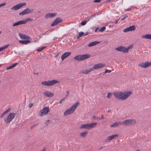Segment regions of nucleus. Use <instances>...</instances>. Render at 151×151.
Here are the masks:
<instances>
[{
  "label": "nucleus",
  "instance_id": "nucleus-13",
  "mask_svg": "<svg viewBox=\"0 0 151 151\" xmlns=\"http://www.w3.org/2000/svg\"><path fill=\"white\" fill-rule=\"evenodd\" d=\"M62 21L63 20L62 19L60 18V17H57L54 21L51 24V25L52 26L56 25L59 23L62 22Z\"/></svg>",
  "mask_w": 151,
  "mask_h": 151
},
{
  "label": "nucleus",
  "instance_id": "nucleus-33",
  "mask_svg": "<svg viewBox=\"0 0 151 151\" xmlns=\"http://www.w3.org/2000/svg\"><path fill=\"white\" fill-rule=\"evenodd\" d=\"M106 29L105 26L103 27L100 29L99 30V31L100 32H102L104 31Z\"/></svg>",
  "mask_w": 151,
  "mask_h": 151
},
{
  "label": "nucleus",
  "instance_id": "nucleus-7",
  "mask_svg": "<svg viewBox=\"0 0 151 151\" xmlns=\"http://www.w3.org/2000/svg\"><path fill=\"white\" fill-rule=\"evenodd\" d=\"M59 81L55 80H53L48 81H43L41 83V84L47 86H51L58 83Z\"/></svg>",
  "mask_w": 151,
  "mask_h": 151
},
{
  "label": "nucleus",
  "instance_id": "nucleus-4",
  "mask_svg": "<svg viewBox=\"0 0 151 151\" xmlns=\"http://www.w3.org/2000/svg\"><path fill=\"white\" fill-rule=\"evenodd\" d=\"M97 124L96 122L92 123L91 124L87 123L85 124H81L79 127L80 129H90L94 127Z\"/></svg>",
  "mask_w": 151,
  "mask_h": 151
},
{
  "label": "nucleus",
  "instance_id": "nucleus-19",
  "mask_svg": "<svg viewBox=\"0 0 151 151\" xmlns=\"http://www.w3.org/2000/svg\"><path fill=\"white\" fill-rule=\"evenodd\" d=\"M44 95L46 96L51 97L54 96V93L50 91H46Z\"/></svg>",
  "mask_w": 151,
  "mask_h": 151
},
{
  "label": "nucleus",
  "instance_id": "nucleus-27",
  "mask_svg": "<svg viewBox=\"0 0 151 151\" xmlns=\"http://www.w3.org/2000/svg\"><path fill=\"white\" fill-rule=\"evenodd\" d=\"M11 109V108H9L7 109L5 111H4L2 114L0 116V117L1 118H2L3 116L6 114L8 113L10 110Z\"/></svg>",
  "mask_w": 151,
  "mask_h": 151
},
{
  "label": "nucleus",
  "instance_id": "nucleus-23",
  "mask_svg": "<svg viewBox=\"0 0 151 151\" xmlns=\"http://www.w3.org/2000/svg\"><path fill=\"white\" fill-rule=\"evenodd\" d=\"M19 42L20 43H21L24 45H26L29 43L31 42V41L30 40H20L19 41Z\"/></svg>",
  "mask_w": 151,
  "mask_h": 151
},
{
  "label": "nucleus",
  "instance_id": "nucleus-51",
  "mask_svg": "<svg viewBox=\"0 0 151 151\" xmlns=\"http://www.w3.org/2000/svg\"><path fill=\"white\" fill-rule=\"evenodd\" d=\"M136 121L135 120H133V124H134L136 123Z\"/></svg>",
  "mask_w": 151,
  "mask_h": 151
},
{
  "label": "nucleus",
  "instance_id": "nucleus-58",
  "mask_svg": "<svg viewBox=\"0 0 151 151\" xmlns=\"http://www.w3.org/2000/svg\"><path fill=\"white\" fill-rule=\"evenodd\" d=\"M69 95V94H67V95L65 96V98H67Z\"/></svg>",
  "mask_w": 151,
  "mask_h": 151
},
{
  "label": "nucleus",
  "instance_id": "nucleus-56",
  "mask_svg": "<svg viewBox=\"0 0 151 151\" xmlns=\"http://www.w3.org/2000/svg\"><path fill=\"white\" fill-rule=\"evenodd\" d=\"M88 35V32H86L85 34V36H86V35Z\"/></svg>",
  "mask_w": 151,
  "mask_h": 151
},
{
  "label": "nucleus",
  "instance_id": "nucleus-50",
  "mask_svg": "<svg viewBox=\"0 0 151 151\" xmlns=\"http://www.w3.org/2000/svg\"><path fill=\"white\" fill-rule=\"evenodd\" d=\"M135 27L134 25H133V31L135 30Z\"/></svg>",
  "mask_w": 151,
  "mask_h": 151
},
{
  "label": "nucleus",
  "instance_id": "nucleus-46",
  "mask_svg": "<svg viewBox=\"0 0 151 151\" xmlns=\"http://www.w3.org/2000/svg\"><path fill=\"white\" fill-rule=\"evenodd\" d=\"M104 116L103 115H101V117L100 118V120L104 119Z\"/></svg>",
  "mask_w": 151,
  "mask_h": 151
},
{
  "label": "nucleus",
  "instance_id": "nucleus-48",
  "mask_svg": "<svg viewBox=\"0 0 151 151\" xmlns=\"http://www.w3.org/2000/svg\"><path fill=\"white\" fill-rule=\"evenodd\" d=\"M127 17V16H125L123 18H122L121 19V21L125 19Z\"/></svg>",
  "mask_w": 151,
  "mask_h": 151
},
{
  "label": "nucleus",
  "instance_id": "nucleus-1",
  "mask_svg": "<svg viewBox=\"0 0 151 151\" xmlns=\"http://www.w3.org/2000/svg\"><path fill=\"white\" fill-rule=\"evenodd\" d=\"M132 93V92L131 91H129V92H126L124 93L121 91H116L113 93L115 97L117 99L122 100H124L126 99Z\"/></svg>",
  "mask_w": 151,
  "mask_h": 151
},
{
  "label": "nucleus",
  "instance_id": "nucleus-36",
  "mask_svg": "<svg viewBox=\"0 0 151 151\" xmlns=\"http://www.w3.org/2000/svg\"><path fill=\"white\" fill-rule=\"evenodd\" d=\"M50 122V120H48L45 122V124L46 125H47Z\"/></svg>",
  "mask_w": 151,
  "mask_h": 151
},
{
  "label": "nucleus",
  "instance_id": "nucleus-3",
  "mask_svg": "<svg viewBox=\"0 0 151 151\" xmlns=\"http://www.w3.org/2000/svg\"><path fill=\"white\" fill-rule=\"evenodd\" d=\"M16 114L14 112L9 113L8 115L4 119V122L6 124H9L14 118Z\"/></svg>",
  "mask_w": 151,
  "mask_h": 151
},
{
  "label": "nucleus",
  "instance_id": "nucleus-39",
  "mask_svg": "<svg viewBox=\"0 0 151 151\" xmlns=\"http://www.w3.org/2000/svg\"><path fill=\"white\" fill-rule=\"evenodd\" d=\"M101 1V0H94L93 1V3H99Z\"/></svg>",
  "mask_w": 151,
  "mask_h": 151
},
{
  "label": "nucleus",
  "instance_id": "nucleus-37",
  "mask_svg": "<svg viewBox=\"0 0 151 151\" xmlns=\"http://www.w3.org/2000/svg\"><path fill=\"white\" fill-rule=\"evenodd\" d=\"M50 32L48 31H47L45 32L42 34V35H48L49 34Z\"/></svg>",
  "mask_w": 151,
  "mask_h": 151
},
{
  "label": "nucleus",
  "instance_id": "nucleus-21",
  "mask_svg": "<svg viewBox=\"0 0 151 151\" xmlns=\"http://www.w3.org/2000/svg\"><path fill=\"white\" fill-rule=\"evenodd\" d=\"M141 37L143 39H148L151 40V34H147L142 35Z\"/></svg>",
  "mask_w": 151,
  "mask_h": 151
},
{
  "label": "nucleus",
  "instance_id": "nucleus-24",
  "mask_svg": "<svg viewBox=\"0 0 151 151\" xmlns=\"http://www.w3.org/2000/svg\"><path fill=\"white\" fill-rule=\"evenodd\" d=\"M132 31V26H131L127 28L126 29H124L123 31L124 32H126L129 31Z\"/></svg>",
  "mask_w": 151,
  "mask_h": 151
},
{
  "label": "nucleus",
  "instance_id": "nucleus-8",
  "mask_svg": "<svg viewBox=\"0 0 151 151\" xmlns=\"http://www.w3.org/2000/svg\"><path fill=\"white\" fill-rule=\"evenodd\" d=\"M50 111L49 107H45L43 109L40 110L39 113V115L41 116H42L45 115L47 114Z\"/></svg>",
  "mask_w": 151,
  "mask_h": 151
},
{
  "label": "nucleus",
  "instance_id": "nucleus-20",
  "mask_svg": "<svg viewBox=\"0 0 151 151\" xmlns=\"http://www.w3.org/2000/svg\"><path fill=\"white\" fill-rule=\"evenodd\" d=\"M25 24V22L22 20L20 21H18L16 23H14L13 24V27H15L16 26H18L20 24Z\"/></svg>",
  "mask_w": 151,
  "mask_h": 151
},
{
  "label": "nucleus",
  "instance_id": "nucleus-62",
  "mask_svg": "<svg viewBox=\"0 0 151 151\" xmlns=\"http://www.w3.org/2000/svg\"><path fill=\"white\" fill-rule=\"evenodd\" d=\"M103 148V147L102 146V147H101L100 148V150H101V149H102Z\"/></svg>",
  "mask_w": 151,
  "mask_h": 151
},
{
  "label": "nucleus",
  "instance_id": "nucleus-44",
  "mask_svg": "<svg viewBox=\"0 0 151 151\" xmlns=\"http://www.w3.org/2000/svg\"><path fill=\"white\" fill-rule=\"evenodd\" d=\"M33 104L32 103L28 105V106L29 108H30L33 106Z\"/></svg>",
  "mask_w": 151,
  "mask_h": 151
},
{
  "label": "nucleus",
  "instance_id": "nucleus-38",
  "mask_svg": "<svg viewBox=\"0 0 151 151\" xmlns=\"http://www.w3.org/2000/svg\"><path fill=\"white\" fill-rule=\"evenodd\" d=\"M13 68L12 65H10L9 66H8V67L6 68V69L8 70V69H11L12 68Z\"/></svg>",
  "mask_w": 151,
  "mask_h": 151
},
{
  "label": "nucleus",
  "instance_id": "nucleus-45",
  "mask_svg": "<svg viewBox=\"0 0 151 151\" xmlns=\"http://www.w3.org/2000/svg\"><path fill=\"white\" fill-rule=\"evenodd\" d=\"M18 63H16L13 64L12 65L13 66V68L16 66L17 65Z\"/></svg>",
  "mask_w": 151,
  "mask_h": 151
},
{
  "label": "nucleus",
  "instance_id": "nucleus-15",
  "mask_svg": "<svg viewBox=\"0 0 151 151\" xmlns=\"http://www.w3.org/2000/svg\"><path fill=\"white\" fill-rule=\"evenodd\" d=\"M118 136V134H117L111 135L110 136L107 137L105 142H109L112 140L113 139L117 137Z\"/></svg>",
  "mask_w": 151,
  "mask_h": 151
},
{
  "label": "nucleus",
  "instance_id": "nucleus-64",
  "mask_svg": "<svg viewBox=\"0 0 151 151\" xmlns=\"http://www.w3.org/2000/svg\"><path fill=\"white\" fill-rule=\"evenodd\" d=\"M109 23H113V22L112 21H110V22H109Z\"/></svg>",
  "mask_w": 151,
  "mask_h": 151
},
{
  "label": "nucleus",
  "instance_id": "nucleus-10",
  "mask_svg": "<svg viewBox=\"0 0 151 151\" xmlns=\"http://www.w3.org/2000/svg\"><path fill=\"white\" fill-rule=\"evenodd\" d=\"M34 11V9H30L29 8H26L22 12L19 13V15H23L27 14H28L30 13H32Z\"/></svg>",
  "mask_w": 151,
  "mask_h": 151
},
{
  "label": "nucleus",
  "instance_id": "nucleus-54",
  "mask_svg": "<svg viewBox=\"0 0 151 151\" xmlns=\"http://www.w3.org/2000/svg\"><path fill=\"white\" fill-rule=\"evenodd\" d=\"M98 28H97L95 30V32H96L98 30Z\"/></svg>",
  "mask_w": 151,
  "mask_h": 151
},
{
  "label": "nucleus",
  "instance_id": "nucleus-9",
  "mask_svg": "<svg viewBox=\"0 0 151 151\" xmlns=\"http://www.w3.org/2000/svg\"><path fill=\"white\" fill-rule=\"evenodd\" d=\"M26 2L20 3L13 6L11 9L12 10H17L22 8L23 6H26Z\"/></svg>",
  "mask_w": 151,
  "mask_h": 151
},
{
  "label": "nucleus",
  "instance_id": "nucleus-25",
  "mask_svg": "<svg viewBox=\"0 0 151 151\" xmlns=\"http://www.w3.org/2000/svg\"><path fill=\"white\" fill-rule=\"evenodd\" d=\"M100 43L98 41H95V42H92L90 43L88 45V47H91V46H93L95 45H96L97 44H98Z\"/></svg>",
  "mask_w": 151,
  "mask_h": 151
},
{
  "label": "nucleus",
  "instance_id": "nucleus-17",
  "mask_svg": "<svg viewBox=\"0 0 151 151\" xmlns=\"http://www.w3.org/2000/svg\"><path fill=\"white\" fill-rule=\"evenodd\" d=\"M56 13H49L47 14L45 17V18L47 19L48 17L53 18L57 15Z\"/></svg>",
  "mask_w": 151,
  "mask_h": 151
},
{
  "label": "nucleus",
  "instance_id": "nucleus-47",
  "mask_svg": "<svg viewBox=\"0 0 151 151\" xmlns=\"http://www.w3.org/2000/svg\"><path fill=\"white\" fill-rule=\"evenodd\" d=\"M120 19V18H119L117 19H116V20L114 23L115 24H117V22H118L119 21V20Z\"/></svg>",
  "mask_w": 151,
  "mask_h": 151
},
{
  "label": "nucleus",
  "instance_id": "nucleus-49",
  "mask_svg": "<svg viewBox=\"0 0 151 151\" xmlns=\"http://www.w3.org/2000/svg\"><path fill=\"white\" fill-rule=\"evenodd\" d=\"M113 0H107L106 1V2H110V1H113Z\"/></svg>",
  "mask_w": 151,
  "mask_h": 151
},
{
  "label": "nucleus",
  "instance_id": "nucleus-34",
  "mask_svg": "<svg viewBox=\"0 0 151 151\" xmlns=\"http://www.w3.org/2000/svg\"><path fill=\"white\" fill-rule=\"evenodd\" d=\"M112 96L111 93L109 92L108 93L107 95V98L108 99H109Z\"/></svg>",
  "mask_w": 151,
  "mask_h": 151
},
{
  "label": "nucleus",
  "instance_id": "nucleus-55",
  "mask_svg": "<svg viewBox=\"0 0 151 151\" xmlns=\"http://www.w3.org/2000/svg\"><path fill=\"white\" fill-rule=\"evenodd\" d=\"M46 150V148L45 147H44L43 150H42L41 151H45Z\"/></svg>",
  "mask_w": 151,
  "mask_h": 151
},
{
  "label": "nucleus",
  "instance_id": "nucleus-63",
  "mask_svg": "<svg viewBox=\"0 0 151 151\" xmlns=\"http://www.w3.org/2000/svg\"><path fill=\"white\" fill-rule=\"evenodd\" d=\"M66 92H67V94H69V91H67Z\"/></svg>",
  "mask_w": 151,
  "mask_h": 151
},
{
  "label": "nucleus",
  "instance_id": "nucleus-32",
  "mask_svg": "<svg viewBox=\"0 0 151 151\" xmlns=\"http://www.w3.org/2000/svg\"><path fill=\"white\" fill-rule=\"evenodd\" d=\"M46 47H41L39 48H38L37 49V51L38 52H40L42 50L45 48H46Z\"/></svg>",
  "mask_w": 151,
  "mask_h": 151
},
{
  "label": "nucleus",
  "instance_id": "nucleus-57",
  "mask_svg": "<svg viewBox=\"0 0 151 151\" xmlns=\"http://www.w3.org/2000/svg\"><path fill=\"white\" fill-rule=\"evenodd\" d=\"M107 112L108 113H110L111 112V110H108L107 111Z\"/></svg>",
  "mask_w": 151,
  "mask_h": 151
},
{
  "label": "nucleus",
  "instance_id": "nucleus-41",
  "mask_svg": "<svg viewBox=\"0 0 151 151\" xmlns=\"http://www.w3.org/2000/svg\"><path fill=\"white\" fill-rule=\"evenodd\" d=\"M111 72V70H109L108 69H106L105 70V73H110Z\"/></svg>",
  "mask_w": 151,
  "mask_h": 151
},
{
  "label": "nucleus",
  "instance_id": "nucleus-61",
  "mask_svg": "<svg viewBox=\"0 0 151 151\" xmlns=\"http://www.w3.org/2000/svg\"><path fill=\"white\" fill-rule=\"evenodd\" d=\"M62 101H63V100H61L60 101H59V103H60V104L61 103H62Z\"/></svg>",
  "mask_w": 151,
  "mask_h": 151
},
{
  "label": "nucleus",
  "instance_id": "nucleus-28",
  "mask_svg": "<svg viewBox=\"0 0 151 151\" xmlns=\"http://www.w3.org/2000/svg\"><path fill=\"white\" fill-rule=\"evenodd\" d=\"M88 73H89L88 72V70H87V69H84L80 72V73H83L84 74H87Z\"/></svg>",
  "mask_w": 151,
  "mask_h": 151
},
{
  "label": "nucleus",
  "instance_id": "nucleus-22",
  "mask_svg": "<svg viewBox=\"0 0 151 151\" xmlns=\"http://www.w3.org/2000/svg\"><path fill=\"white\" fill-rule=\"evenodd\" d=\"M122 125V123L120 122H115L113 123L111 125V127H114L118 126L120 125Z\"/></svg>",
  "mask_w": 151,
  "mask_h": 151
},
{
  "label": "nucleus",
  "instance_id": "nucleus-31",
  "mask_svg": "<svg viewBox=\"0 0 151 151\" xmlns=\"http://www.w3.org/2000/svg\"><path fill=\"white\" fill-rule=\"evenodd\" d=\"M32 20V19H31L30 18H27L26 19H24L22 21L24 22H25V24H26L27 22H29L30 21H31Z\"/></svg>",
  "mask_w": 151,
  "mask_h": 151
},
{
  "label": "nucleus",
  "instance_id": "nucleus-40",
  "mask_svg": "<svg viewBox=\"0 0 151 151\" xmlns=\"http://www.w3.org/2000/svg\"><path fill=\"white\" fill-rule=\"evenodd\" d=\"M6 4V3H3L1 4H0V6L1 7L4 6Z\"/></svg>",
  "mask_w": 151,
  "mask_h": 151
},
{
  "label": "nucleus",
  "instance_id": "nucleus-26",
  "mask_svg": "<svg viewBox=\"0 0 151 151\" xmlns=\"http://www.w3.org/2000/svg\"><path fill=\"white\" fill-rule=\"evenodd\" d=\"M88 134V132L86 131L81 133L79 135L80 136L83 137H85Z\"/></svg>",
  "mask_w": 151,
  "mask_h": 151
},
{
  "label": "nucleus",
  "instance_id": "nucleus-29",
  "mask_svg": "<svg viewBox=\"0 0 151 151\" xmlns=\"http://www.w3.org/2000/svg\"><path fill=\"white\" fill-rule=\"evenodd\" d=\"M9 45H6L4 46L3 47H0V51H2L4 50L6 48L8 47Z\"/></svg>",
  "mask_w": 151,
  "mask_h": 151
},
{
  "label": "nucleus",
  "instance_id": "nucleus-60",
  "mask_svg": "<svg viewBox=\"0 0 151 151\" xmlns=\"http://www.w3.org/2000/svg\"><path fill=\"white\" fill-rule=\"evenodd\" d=\"M69 95V94H67V95L65 96V98H67Z\"/></svg>",
  "mask_w": 151,
  "mask_h": 151
},
{
  "label": "nucleus",
  "instance_id": "nucleus-52",
  "mask_svg": "<svg viewBox=\"0 0 151 151\" xmlns=\"http://www.w3.org/2000/svg\"><path fill=\"white\" fill-rule=\"evenodd\" d=\"M35 126H36V125H33V126L31 127L30 129H32Z\"/></svg>",
  "mask_w": 151,
  "mask_h": 151
},
{
  "label": "nucleus",
  "instance_id": "nucleus-18",
  "mask_svg": "<svg viewBox=\"0 0 151 151\" xmlns=\"http://www.w3.org/2000/svg\"><path fill=\"white\" fill-rule=\"evenodd\" d=\"M19 35L20 37V38L22 39H30V37L28 36V35H25L23 34H22L19 33Z\"/></svg>",
  "mask_w": 151,
  "mask_h": 151
},
{
  "label": "nucleus",
  "instance_id": "nucleus-42",
  "mask_svg": "<svg viewBox=\"0 0 151 151\" xmlns=\"http://www.w3.org/2000/svg\"><path fill=\"white\" fill-rule=\"evenodd\" d=\"M96 14H97V13H96ZM96 13H95L94 14L91 15L90 16V18H92V17H95L96 15Z\"/></svg>",
  "mask_w": 151,
  "mask_h": 151
},
{
  "label": "nucleus",
  "instance_id": "nucleus-12",
  "mask_svg": "<svg viewBox=\"0 0 151 151\" xmlns=\"http://www.w3.org/2000/svg\"><path fill=\"white\" fill-rule=\"evenodd\" d=\"M139 65L142 68H146L151 65V62H146L140 63Z\"/></svg>",
  "mask_w": 151,
  "mask_h": 151
},
{
  "label": "nucleus",
  "instance_id": "nucleus-59",
  "mask_svg": "<svg viewBox=\"0 0 151 151\" xmlns=\"http://www.w3.org/2000/svg\"><path fill=\"white\" fill-rule=\"evenodd\" d=\"M69 95V94H67V95L65 96V98H67Z\"/></svg>",
  "mask_w": 151,
  "mask_h": 151
},
{
  "label": "nucleus",
  "instance_id": "nucleus-11",
  "mask_svg": "<svg viewBox=\"0 0 151 151\" xmlns=\"http://www.w3.org/2000/svg\"><path fill=\"white\" fill-rule=\"evenodd\" d=\"M121 123L122 125L126 126H129L132 124V119H126Z\"/></svg>",
  "mask_w": 151,
  "mask_h": 151
},
{
  "label": "nucleus",
  "instance_id": "nucleus-30",
  "mask_svg": "<svg viewBox=\"0 0 151 151\" xmlns=\"http://www.w3.org/2000/svg\"><path fill=\"white\" fill-rule=\"evenodd\" d=\"M84 35V33L83 32H80L78 34V35L77 36V38L79 39V37H82V36H83Z\"/></svg>",
  "mask_w": 151,
  "mask_h": 151
},
{
  "label": "nucleus",
  "instance_id": "nucleus-6",
  "mask_svg": "<svg viewBox=\"0 0 151 151\" xmlns=\"http://www.w3.org/2000/svg\"><path fill=\"white\" fill-rule=\"evenodd\" d=\"M132 47V45H131L128 47L126 48L123 46L118 47L115 48V50L117 51L122 52L124 53H127L128 52V50Z\"/></svg>",
  "mask_w": 151,
  "mask_h": 151
},
{
  "label": "nucleus",
  "instance_id": "nucleus-35",
  "mask_svg": "<svg viewBox=\"0 0 151 151\" xmlns=\"http://www.w3.org/2000/svg\"><path fill=\"white\" fill-rule=\"evenodd\" d=\"M87 22V21H83L81 22V24L83 26L84 25L86 24Z\"/></svg>",
  "mask_w": 151,
  "mask_h": 151
},
{
  "label": "nucleus",
  "instance_id": "nucleus-53",
  "mask_svg": "<svg viewBox=\"0 0 151 151\" xmlns=\"http://www.w3.org/2000/svg\"><path fill=\"white\" fill-rule=\"evenodd\" d=\"M95 119L97 120H100V118H97V117H96V118Z\"/></svg>",
  "mask_w": 151,
  "mask_h": 151
},
{
  "label": "nucleus",
  "instance_id": "nucleus-16",
  "mask_svg": "<svg viewBox=\"0 0 151 151\" xmlns=\"http://www.w3.org/2000/svg\"><path fill=\"white\" fill-rule=\"evenodd\" d=\"M71 54V52H66L64 53L61 57L62 61H63L66 58L69 56Z\"/></svg>",
  "mask_w": 151,
  "mask_h": 151
},
{
  "label": "nucleus",
  "instance_id": "nucleus-43",
  "mask_svg": "<svg viewBox=\"0 0 151 151\" xmlns=\"http://www.w3.org/2000/svg\"><path fill=\"white\" fill-rule=\"evenodd\" d=\"M94 69L93 67V68H91L89 69V70H88V72L89 73L91 71L93 70Z\"/></svg>",
  "mask_w": 151,
  "mask_h": 151
},
{
  "label": "nucleus",
  "instance_id": "nucleus-14",
  "mask_svg": "<svg viewBox=\"0 0 151 151\" xmlns=\"http://www.w3.org/2000/svg\"><path fill=\"white\" fill-rule=\"evenodd\" d=\"M105 65V64L102 63H99L95 64L93 68L95 69H98L104 67Z\"/></svg>",
  "mask_w": 151,
  "mask_h": 151
},
{
  "label": "nucleus",
  "instance_id": "nucleus-2",
  "mask_svg": "<svg viewBox=\"0 0 151 151\" xmlns=\"http://www.w3.org/2000/svg\"><path fill=\"white\" fill-rule=\"evenodd\" d=\"M79 102H76L69 109L66 110L64 113V116H66L67 115L72 114L78 105H79Z\"/></svg>",
  "mask_w": 151,
  "mask_h": 151
},
{
  "label": "nucleus",
  "instance_id": "nucleus-5",
  "mask_svg": "<svg viewBox=\"0 0 151 151\" xmlns=\"http://www.w3.org/2000/svg\"><path fill=\"white\" fill-rule=\"evenodd\" d=\"M90 56L91 55L88 54L83 55H79L74 57V58L75 60L80 61L88 58H90Z\"/></svg>",
  "mask_w": 151,
  "mask_h": 151
}]
</instances>
